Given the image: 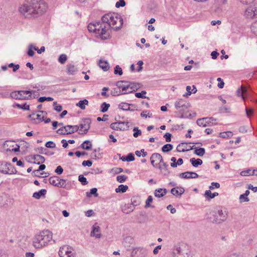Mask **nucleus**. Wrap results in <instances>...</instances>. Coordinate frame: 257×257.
<instances>
[{"label":"nucleus","instance_id":"nucleus-28","mask_svg":"<svg viewBox=\"0 0 257 257\" xmlns=\"http://www.w3.org/2000/svg\"><path fill=\"white\" fill-rule=\"evenodd\" d=\"M190 162L192 165L194 167H197L198 166L202 165L203 163L202 160L201 159H195L194 158H191L190 160Z\"/></svg>","mask_w":257,"mask_h":257},{"label":"nucleus","instance_id":"nucleus-17","mask_svg":"<svg viewBox=\"0 0 257 257\" xmlns=\"http://www.w3.org/2000/svg\"><path fill=\"white\" fill-rule=\"evenodd\" d=\"M168 165L163 162L162 164H160L157 168H158L162 174L165 176H167L170 173V172L168 169Z\"/></svg>","mask_w":257,"mask_h":257},{"label":"nucleus","instance_id":"nucleus-44","mask_svg":"<svg viewBox=\"0 0 257 257\" xmlns=\"http://www.w3.org/2000/svg\"><path fill=\"white\" fill-rule=\"evenodd\" d=\"M68 57L66 54H61L58 58V61L62 64H63L67 61Z\"/></svg>","mask_w":257,"mask_h":257},{"label":"nucleus","instance_id":"nucleus-50","mask_svg":"<svg viewBox=\"0 0 257 257\" xmlns=\"http://www.w3.org/2000/svg\"><path fill=\"white\" fill-rule=\"evenodd\" d=\"M133 131L134 132L133 134V136L135 138H137L142 134V132L141 130H140L138 127H134Z\"/></svg>","mask_w":257,"mask_h":257},{"label":"nucleus","instance_id":"nucleus-38","mask_svg":"<svg viewBox=\"0 0 257 257\" xmlns=\"http://www.w3.org/2000/svg\"><path fill=\"white\" fill-rule=\"evenodd\" d=\"M194 153L198 156L202 157L205 153V150L204 148H199L198 149H196Z\"/></svg>","mask_w":257,"mask_h":257},{"label":"nucleus","instance_id":"nucleus-8","mask_svg":"<svg viewBox=\"0 0 257 257\" xmlns=\"http://www.w3.org/2000/svg\"><path fill=\"white\" fill-rule=\"evenodd\" d=\"M73 249L72 247H69L67 245H64L60 247L58 254L60 257H65L68 255L75 254L73 252Z\"/></svg>","mask_w":257,"mask_h":257},{"label":"nucleus","instance_id":"nucleus-11","mask_svg":"<svg viewBox=\"0 0 257 257\" xmlns=\"http://www.w3.org/2000/svg\"><path fill=\"white\" fill-rule=\"evenodd\" d=\"M129 81H118L116 82V86L120 89V91L122 94H125L129 93L128 91H127L129 89V86L128 83Z\"/></svg>","mask_w":257,"mask_h":257},{"label":"nucleus","instance_id":"nucleus-25","mask_svg":"<svg viewBox=\"0 0 257 257\" xmlns=\"http://www.w3.org/2000/svg\"><path fill=\"white\" fill-rule=\"evenodd\" d=\"M66 128L68 130V135H69L77 132L79 130V127L77 125H66Z\"/></svg>","mask_w":257,"mask_h":257},{"label":"nucleus","instance_id":"nucleus-62","mask_svg":"<svg viewBox=\"0 0 257 257\" xmlns=\"http://www.w3.org/2000/svg\"><path fill=\"white\" fill-rule=\"evenodd\" d=\"M126 157L127 162H131L135 160V156L133 153H129Z\"/></svg>","mask_w":257,"mask_h":257},{"label":"nucleus","instance_id":"nucleus-12","mask_svg":"<svg viewBox=\"0 0 257 257\" xmlns=\"http://www.w3.org/2000/svg\"><path fill=\"white\" fill-rule=\"evenodd\" d=\"M188 144H195L194 143H188ZM188 143H182L179 144L177 147V151L178 152H185L195 149L194 146L189 147V148L187 149L186 146Z\"/></svg>","mask_w":257,"mask_h":257},{"label":"nucleus","instance_id":"nucleus-2","mask_svg":"<svg viewBox=\"0 0 257 257\" xmlns=\"http://www.w3.org/2000/svg\"><path fill=\"white\" fill-rule=\"evenodd\" d=\"M47 4L43 0H26L19 11L26 18H36L46 12Z\"/></svg>","mask_w":257,"mask_h":257},{"label":"nucleus","instance_id":"nucleus-61","mask_svg":"<svg viewBox=\"0 0 257 257\" xmlns=\"http://www.w3.org/2000/svg\"><path fill=\"white\" fill-rule=\"evenodd\" d=\"M171 137L172 135L169 133H166L164 135V138H165L166 141L167 142H170L171 141Z\"/></svg>","mask_w":257,"mask_h":257},{"label":"nucleus","instance_id":"nucleus-37","mask_svg":"<svg viewBox=\"0 0 257 257\" xmlns=\"http://www.w3.org/2000/svg\"><path fill=\"white\" fill-rule=\"evenodd\" d=\"M226 257H243V256L240 252L230 251L227 253Z\"/></svg>","mask_w":257,"mask_h":257},{"label":"nucleus","instance_id":"nucleus-7","mask_svg":"<svg viewBox=\"0 0 257 257\" xmlns=\"http://www.w3.org/2000/svg\"><path fill=\"white\" fill-rule=\"evenodd\" d=\"M91 120L89 118H85L82 119V122L79 124V127L80 130L83 129V133H78L80 135H85L90 127Z\"/></svg>","mask_w":257,"mask_h":257},{"label":"nucleus","instance_id":"nucleus-54","mask_svg":"<svg viewBox=\"0 0 257 257\" xmlns=\"http://www.w3.org/2000/svg\"><path fill=\"white\" fill-rule=\"evenodd\" d=\"M147 93L145 90L142 91L141 92H137L135 93V96L139 98H146V97L144 95Z\"/></svg>","mask_w":257,"mask_h":257},{"label":"nucleus","instance_id":"nucleus-10","mask_svg":"<svg viewBox=\"0 0 257 257\" xmlns=\"http://www.w3.org/2000/svg\"><path fill=\"white\" fill-rule=\"evenodd\" d=\"M175 106L177 109L179 110V112H181L188 109L190 107V104L184 100L179 99L175 102Z\"/></svg>","mask_w":257,"mask_h":257},{"label":"nucleus","instance_id":"nucleus-57","mask_svg":"<svg viewBox=\"0 0 257 257\" xmlns=\"http://www.w3.org/2000/svg\"><path fill=\"white\" fill-rule=\"evenodd\" d=\"M57 102L55 101L53 102V105L55 106L54 109L55 110L58 112H60L62 110V106L61 105H57Z\"/></svg>","mask_w":257,"mask_h":257},{"label":"nucleus","instance_id":"nucleus-9","mask_svg":"<svg viewBox=\"0 0 257 257\" xmlns=\"http://www.w3.org/2000/svg\"><path fill=\"white\" fill-rule=\"evenodd\" d=\"M110 127L116 131H124L126 128H128V122L119 121L111 123L110 125Z\"/></svg>","mask_w":257,"mask_h":257},{"label":"nucleus","instance_id":"nucleus-34","mask_svg":"<svg viewBox=\"0 0 257 257\" xmlns=\"http://www.w3.org/2000/svg\"><path fill=\"white\" fill-rule=\"evenodd\" d=\"M76 69L74 65L68 64L67 65V72L69 75H73Z\"/></svg>","mask_w":257,"mask_h":257},{"label":"nucleus","instance_id":"nucleus-20","mask_svg":"<svg viewBox=\"0 0 257 257\" xmlns=\"http://www.w3.org/2000/svg\"><path fill=\"white\" fill-rule=\"evenodd\" d=\"M129 89H131V91H128L129 93H133L136 90H138L141 86V84L139 83L130 82L128 83Z\"/></svg>","mask_w":257,"mask_h":257},{"label":"nucleus","instance_id":"nucleus-64","mask_svg":"<svg viewBox=\"0 0 257 257\" xmlns=\"http://www.w3.org/2000/svg\"><path fill=\"white\" fill-rule=\"evenodd\" d=\"M63 172V169L62 168L61 166H58L57 167L56 169L55 170V172L58 175H61L62 174Z\"/></svg>","mask_w":257,"mask_h":257},{"label":"nucleus","instance_id":"nucleus-3","mask_svg":"<svg viewBox=\"0 0 257 257\" xmlns=\"http://www.w3.org/2000/svg\"><path fill=\"white\" fill-rule=\"evenodd\" d=\"M52 239V233L48 230L40 232L35 235L33 239V245L36 248L46 246Z\"/></svg>","mask_w":257,"mask_h":257},{"label":"nucleus","instance_id":"nucleus-53","mask_svg":"<svg viewBox=\"0 0 257 257\" xmlns=\"http://www.w3.org/2000/svg\"><path fill=\"white\" fill-rule=\"evenodd\" d=\"M127 176H126L125 175H119V176H117V177H116V180L119 182V183H123L124 182V181H126V180L127 179Z\"/></svg>","mask_w":257,"mask_h":257},{"label":"nucleus","instance_id":"nucleus-58","mask_svg":"<svg viewBox=\"0 0 257 257\" xmlns=\"http://www.w3.org/2000/svg\"><path fill=\"white\" fill-rule=\"evenodd\" d=\"M125 6V2L124 0H119V2H116L115 4V7L117 8L120 7H123Z\"/></svg>","mask_w":257,"mask_h":257},{"label":"nucleus","instance_id":"nucleus-52","mask_svg":"<svg viewBox=\"0 0 257 257\" xmlns=\"http://www.w3.org/2000/svg\"><path fill=\"white\" fill-rule=\"evenodd\" d=\"M66 180L63 179H60L59 178L58 184L57 187L65 188L66 186Z\"/></svg>","mask_w":257,"mask_h":257},{"label":"nucleus","instance_id":"nucleus-30","mask_svg":"<svg viewBox=\"0 0 257 257\" xmlns=\"http://www.w3.org/2000/svg\"><path fill=\"white\" fill-rule=\"evenodd\" d=\"M128 187L127 185L122 184L119 185L117 188L115 189V191L116 193H124L128 189Z\"/></svg>","mask_w":257,"mask_h":257},{"label":"nucleus","instance_id":"nucleus-29","mask_svg":"<svg viewBox=\"0 0 257 257\" xmlns=\"http://www.w3.org/2000/svg\"><path fill=\"white\" fill-rule=\"evenodd\" d=\"M91 143L88 141H85L80 146L81 148L83 150H90L92 148Z\"/></svg>","mask_w":257,"mask_h":257},{"label":"nucleus","instance_id":"nucleus-13","mask_svg":"<svg viewBox=\"0 0 257 257\" xmlns=\"http://www.w3.org/2000/svg\"><path fill=\"white\" fill-rule=\"evenodd\" d=\"M37 92L36 91L20 90V99L26 100L32 97V93Z\"/></svg>","mask_w":257,"mask_h":257},{"label":"nucleus","instance_id":"nucleus-18","mask_svg":"<svg viewBox=\"0 0 257 257\" xmlns=\"http://www.w3.org/2000/svg\"><path fill=\"white\" fill-rule=\"evenodd\" d=\"M100 232V228L97 225L96 223L94 224L92 226V230L91 232V235L93 236H95L97 238H100L101 236Z\"/></svg>","mask_w":257,"mask_h":257},{"label":"nucleus","instance_id":"nucleus-36","mask_svg":"<svg viewBox=\"0 0 257 257\" xmlns=\"http://www.w3.org/2000/svg\"><path fill=\"white\" fill-rule=\"evenodd\" d=\"M46 168V166L44 164H41L40 165L39 169L37 170H35L33 171L32 174L34 177H41V176H40L39 175H36V173H38L40 171H43Z\"/></svg>","mask_w":257,"mask_h":257},{"label":"nucleus","instance_id":"nucleus-55","mask_svg":"<svg viewBox=\"0 0 257 257\" xmlns=\"http://www.w3.org/2000/svg\"><path fill=\"white\" fill-rule=\"evenodd\" d=\"M251 31L257 36V22H253L250 27Z\"/></svg>","mask_w":257,"mask_h":257},{"label":"nucleus","instance_id":"nucleus-45","mask_svg":"<svg viewBox=\"0 0 257 257\" xmlns=\"http://www.w3.org/2000/svg\"><path fill=\"white\" fill-rule=\"evenodd\" d=\"M255 170L251 172V170L247 169L246 170L242 171L240 172V175L242 176H246L248 175H253L254 174Z\"/></svg>","mask_w":257,"mask_h":257},{"label":"nucleus","instance_id":"nucleus-40","mask_svg":"<svg viewBox=\"0 0 257 257\" xmlns=\"http://www.w3.org/2000/svg\"><path fill=\"white\" fill-rule=\"evenodd\" d=\"M173 145L171 144H167L163 146L162 148V151L164 153H167L173 149Z\"/></svg>","mask_w":257,"mask_h":257},{"label":"nucleus","instance_id":"nucleus-35","mask_svg":"<svg viewBox=\"0 0 257 257\" xmlns=\"http://www.w3.org/2000/svg\"><path fill=\"white\" fill-rule=\"evenodd\" d=\"M209 119V118H206L204 117L202 118H199L197 120L196 123L200 126L206 127V126H207V124H206L207 122L206 120Z\"/></svg>","mask_w":257,"mask_h":257},{"label":"nucleus","instance_id":"nucleus-56","mask_svg":"<svg viewBox=\"0 0 257 257\" xmlns=\"http://www.w3.org/2000/svg\"><path fill=\"white\" fill-rule=\"evenodd\" d=\"M114 73L115 74H118L120 76L122 74V69L119 66V65H116L114 67Z\"/></svg>","mask_w":257,"mask_h":257},{"label":"nucleus","instance_id":"nucleus-22","mask_svg":"<svg viewBox=\"0 0 257 257\" xmlns=\"http://www.w3.org/2000/svg\"><path fill=\"white\" fill-rule=\"evenodd\" d=\"M134 107L135 108L134 104H129L125 102H121L119 104L118 108L123 110H130V111H134L135 110V108L131 109L130 106Z\"/></svg>","mask_w":257,"mask_h":257},{"label":"nucleus","instance_id":"nucleus-47","mask_svg":"<svg viewBox=\"0 0 257 257\" xmlns=\"http://www.w3.org/2000/svg\"><path fill=\"white\" fill-rule=\"evenodd\" d=\"M233 135V133L231 132H223L220 133L219 134V137H221L222 138H230L232 137Z\"/></svg>","mask_w":257,"mask_h":257},{"label":"nucleus","instance_id":"nucleus-16","mask_svg":"<svg viewBox=\"0 0 257 257\" xmlns=\"http://www.w3.org/2000/svg\"><path fill=\"white\" fill-rule=\"evenodd\" d=\"M238 96H241L242 98L244 100L245 97L249 95L247 88L243 85H241L236 91Z\"/></svg>","mask_w":257,"mask_h":257},{"label":"nucleus","instance_id":"nucleus-4","mask_svg":"<svg viewBox=\"0 0 257 257\" xmlns=\"http://www.w3.org/2000/svg\"><path fill=\"white\" fill-rule=\"evenodd\" d=\"M16 171L10 163L0 162V172L5 174H12Z\"/></svg>","mask_w":257,"mask_h":257},{"label":"nucleus","instance_id":"nucleus-23","mask_svg":"<svg viewBox=\"0 0 257 257\" xmlns=\"http://www.w3.org/2000/svg\"><path fill=\"white\" fill-rule=\"evenodd\" d=\"M167 193V190L165 188H159L155 190L154 195L157 198H160L165 196Z\"/></svg>","mask_w":257,"mask_h":257},{"label":"nucleus","instance_id":"nucleus-14","mask_svg":"<svg viewBox=\"0 0 257 257\" xmlns=\"http://www.w3.org/2000/svg\"><path fill=\"white\" fill-rule=\"evenodd\" d=\"M180 178L182 179H195L198 177V175L193 172L187 171L180 173L179 175Z\"/></svg>","mask_w":257,"mask_h":257},{"label":"nucleus","instance_id":"nucleus-59","mask_svg":"<svg viewBox=\"0 0 257 257\" xmlns=\"http://www.w3.org/2000/svg\"><path fill=\"white\" fill-rule=\"evenodd\" d=\"M9 67H10V68H13V71L14 72H16V71H17L19 69L20 65L19 64H15L13 63H10L9 65Z\"/></svg>","mask_w":257,"mask_h":257},{"label":"nucleus","instance_id":"nucleus-42","mask_svg":"<svg viewBox=\"0 0 257 257\" xmlns=\"http://www.w3.org/2000/svg\"><path fill=\"white\" fill-rule=\"evenodd\" d=\"M109 107H110V104L109 103H107L105 102H103L101 104L100 111L101 112H105L108 110Z\"/></svg>","mask_w":257,"mask_h":257},{"label":"nucleus","instance_id":"nucleus-41","mask_svg":"<svg viewBox=\"0 0 257 257\" xmlns=\"http://www.w3.org/2000/svg\"><path fill=\"white\" fill-rule=\"evenodd\" d=\"M68 130L66 128V125L63 126L57 131V133L61 135H68Z\"/></svg>","mask_w":257,"mask_h":257},{"label":"nucleus","instance_id":"nucleus-32","mask_svg":"<svg viewBox=\"0 0 257 257\" xmlns=\"http://www.w3.org/2000/svg\"><path fill=\"white\" fill-rule=\"evenodd\" d=\"M88 104V101L87 99H84L83 100H80L76 105L79 107L81 109L83 110L85 109V105Z\"/></svg>","mask_w":257,"mask_h":257},{"label":"nucleus","instance_id":"nucleus-63","mask_svg":"<svg viewBox=\"0 0 257 257\" xmlns=\"http://www.w3.org/2000/svg\"><path fill=\"white\" fill-rule=\"evenodd\" d=\"M32 45H29V50L28 51V55L29 56H33L34 54H35V52L33 50V47H32Z\"/></svg>","mask_w":257,"mask_h":257},{"label":"nucleus","instance_id":"nucleus-5","mask_svg":"<svg viewBox=\"0 0 257 257\" xmlns=\"http://www.w3.org/2000/svg\"><path fill=\"white\" fill-rule=\"evenodd\" d=\"M215 211L217 212V214L219 218H216L215 219L211 220L213 223H220L221 222L226 220L227 212L226 210L223 211L221 209L218 208ZM210 219H211V217H210Z\"/></svg>","mask_w":257,"mask_h":257},{"label":"nucleus","instance_id":"nucleus-26","mask_svg":"<svg viewBox=\"0 0 257 257\" xmlns=\"http://www.w3.org/2000/svg\"><path fill=\"white\" fill-rule=\"evenodd\" d=\"M47 191L46 189H43L40 190L38 192H36L34 193L33 195V197L37 199H40L42 196H44L45 195Z\"/></svg>","mask_w":257,"mask_h":257},{"label":"nucleus","instance_id":"nucleus-21","mask_svg":"<svg viewBox=\"0 0 257 257\" xmlns=\"http://www.w3.org/2000/svg\"><path fill=\"white\" fill-rule=\"evenodd\" d=\"M32 159L34 160L33 162L34 164H37L38 165H40L45 162V158L40 155H34L32 157Z\"/></svg>","mask_w":257,"mask_h":257},{"label":"nucleus","instance_id":"nucleus-46","mask_svg":"<svg viewBox=\"0 0 257 257\" xmlns=\"http://www.w3.org/2000/svg\"><path fill=\"white\" fill-rule=\"evenodd\" d=\"M111 94L112 96H118L120 95H122L121 92L120 91V89L117 88H114L111 91Z\"/></svg>","mask_w":257,"mask_h":257},{"label":"nucleus","instance_id":"nucleus-24","mask_svg":"<svg viewBox=\"0 0 257 257\" xmlns=\"http://www.w3.org/2000/svg\"><path fill=\"white\" fill-rule=\"evenodd\" d=\"M98 65L104 71H107L109 69V64L105 61L100 60L98 62Z\"/></svg>","mask_w":257,"mask_h":257},{"label":"nucleus","instance_id":"nucleus-1","mask_svg":"<svg viewBox=\"0 0 257 257\" xmlns=\"http://www.w3.org/2000/svg\"><path fill=\"white\" fill-rule=\"evenodd\" d=\"M123 25V19L120 15L114 13H108L101 17V21L90 23L87 27L90 32L97 34L102 40H107L110 37L108 31L110 28L115 31L119 30Z\"/></svg>","mask_w":257,"mask_h":257},{"label":"nucleus","instance_id":"nucleus-48","mask_svg":"<svg viewBox=\"0 0 257 257\" xmlns=\"http://www.w3.org/2000/svg\"><path fill=\"white\" fill-rule=\"evenodd\" d=\"M20 90L19 91H15L12 92L10 94V96L12 98L15 99H20Z\"/></svg>","mask_w":257,"mask_h":257},{"label":"nucleus","instance_id":"nucleus-33","mask_svg":"<svg viewBox=\"0 0 257 257\" xmlns=\"http://www.w3.org/2000/svg\"><path fill=\"white\" fill-rule=\"evenodd\" d=\"M35 150L36 152H39V153L40 154H44L48 155H52L54 154V153H48L47 149L44 148L43 147H42L36 148Z\"/></svg>","mask_w":257,"mask_h":257},{"label":"nucleus","instance_id":"nucleus-6","mask_svg":"<svg viewBox=\"0 0 257 257\" xmlns=\"http://www.w3.org/2000/svg\"><path fill=\"white\" fill-rule=\"evenodd\" d=\"M150 160L152 165L155 168L164 162L162 156L159 153H153L151 156Z\"/></svg>","mask_w":257,"mask_h":257},{"label":"nucleus","instance_id":"nucleus-19","mask_svg":"<svg viewBox=\"0 0 257 257\" xmlns=\"http://www.w3.org/2000/svg\"><path fill=\"white\" fill-rule=\"evenodd\" d=\"M185 191V189L182 187H174L171 190V193L174 196H181Z\"/></svg>","mask_w":257,"mask_h":257},{"label":"nucleus","instance_id":"nucleus-51","mask_svg":"<svg viewBox=\"0 0 257 257\" xmlns=\"http://www.w3.org/2000/svg\"><path fill=\"white\" fill-rule=\"evenodd\" d=\"M153 197L152 196H149L147 199L146 200V205H145V207L147 208V207H152V208H154V206H152L150 204V203L152 202L153 201Z\"/></svg>","mask_w":257,"mask_h":257},{"label":"nucleus","instance_id":"nucleus-31","mask_svg":"<svg viewBox=\"0 0 257 257\" xmlns=\"http://www.w3.org/2000/svg\"><path fill=\"white\" fill-rule=\"evenodd\" d=\"M59 177L54 176L50 177L49 179V183L54 186L57 187L58 184Z\"/></svg>","mask_w":257,"mask_h":257},{"label":"nucleus","instance_id":"nucleus-39","mask_svg":"<svg viewBox=\"0 0 257 257\" xmlns=\"http://www.w3.org/2000/svg\"><path fill=\"white\" fill-rule=\"evenodd\" d=\"M97 188H93L90 189L89 192H86V196L87 197H90L92 195H93L95 197H97L98 196V194L97 193Z\"/></svg>","mask_w":257,"mask_h":257},{"label":"nucleus","instance_id":"nucleus-27","mask_svg":"<svg viewBox=\"0 0 257 257\" xmlns=\"http://www.w3.org/2000/svg\"><path fill=\"white\" fill-rule=\"evenodd\" d=\"M205 197L208 200H209L211 199L214 198L215 197L218 195V193L217 192H214L213 193H211L210 190H206L205 192Z\"/></svg>","mask_w":257,"mask_h":257},{"label":"nucleus","instance_id":"nucleus-49","mask_svg":"<svg viewBox=\"0 0 257 257\" xmlns=\"http://www.w3.org/2000/svg\"><path fill=\"white\" fill-rule=\"evenodd\" d=\"M78 180L83 185H86L88 184V181H87L86 178L83 175H80L78 176Z\"/></svg>","mask_w":257,"mask_h":257},{"label":"nucleus","instance_id":"nucleus-15","mask_svg":"<svg viewBox=\"0 0 257 257\" xmlns=\"http://www.w3.org/2000/svg\"><path fill=\"white\" fill-rule=\"evenodd\" d=\"M256 3H254L253 6H250L248 7L245 11L244 15L247 18H252L256 16L255 9Z\"/></svg>","mask_w":257,"mask_h":257},{"label":"nucleus","instance_id":"nucleus-60","mask_svg":"<svg viewBox=\"0 0 257 257\" xmlns=\"http://www.w3.org/2000/svg\"><path fill=\"white\" fill-rule=\"evenodd\" d=\"M45 146L48 148H54L56 147V145L53 142L49 141L45 144Z\"/></svg>","mask_w":257,"mask_h":257},{"label":"nucleus","instance_id":"nucleus-43","mask_svg":"<svg viewBox=\"0 0 257 257\" xmlns=\"http://www.w3.org/2000/svg\"><path fill=\"white\" fill-rule=\"evenodd\" d=\"M15 105L19 108L20 109H22L23 110H29V108H30V105H28L26 103H25L23 104H19V103H16L15 104Z\"/></svg>","mask_w":257,"mask_h":257}]
</instances>
